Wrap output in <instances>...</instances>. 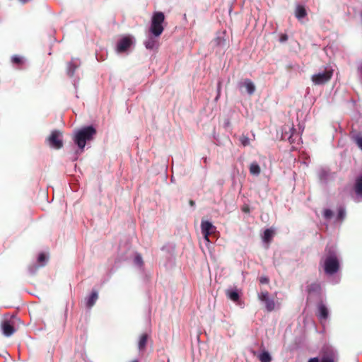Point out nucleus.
Here are the masks:
<instances>
[{
  "mask_svg": "<svg viewBox=\"0 0 362 362\" xmlns=\"http://www.w3.org/2000/svg\"><path fill=\"white\" fill-rule=\"evenodd\" d=\"M96 134V129L92 126H88L78 130L74 137V141L78 147L83 151L87 141L93 139Z\"/></svg>",
  "mask_w": 362,
  "mask_h": 362,
  "instance_id": "2",
  "label": "nucleus"
},
{
  "mask_svg": "<svg viewBox=\"0 0 362 362\" xmlns=\"http://www.w3.org/2000/svg\"><path fill=\"white\" fill-rule=\"evenodd\" d=\"M274 235V231L272 229H266L264 232L263 240L265 243H270Z\"/></svg>",
  "mask_w": 362,
  "mask_h": 362,
  "instance_id": "20",
  "label": "nucleus"
},
{
  "mask_svg": "<svg viewBox=\"0 0 362 362\" xmlns=\"http://www.w3.org/2000/svg\"><path fill=\"white\" fill-rule=\"evenodd\" d=\"M320 290V285L317 283H313L307 286V291L309 294L319 293Z\"/></svg>",
  "mask_w": 362,
  "mask_h": 362,
  "instance_id": "14",
  "label": "nucleus"
},
{
  "mask_svg": "<svg viewBox=\"0 0 362 362\" xmlns=\"http://www.w3.org/2000/svg\"><path fill=\"white\" fill-rule=\"evenodd\" d=\"M243 211H245V212H248V211H249V209H243Z\"/></svg>",
  "mask_w": 362,
  "mask_h": 362,
  "instance_id": "35",
  "label": "nucleus"
},
{
  "mask_svg": "<svg viewBox=\"0 0 362 362\" xmlns=\"http://www.w3.org/2000/svg\"><path fill=\"white\" fill-rule=\"evenodd\" d=\"M354 141L356 143L358 148L362 150V136L361 134L356 135V136H354Z\"/></svg>",
  "mask_w": 362,
  "mask_h": 362,
  "instance_id": "25",
  "label": "nucleus"
},
{
  "mask_svg": "<svg viewBox=\"0 0 362 362\" xmlns=\"http://www.w3.org/2000/svg\"><path fill=\"white\" fill-rule=\"evenodd\" d=\"M258 299L265 304V308L268 312H272L275 309V302L269 298V293L267 291H262L257 295Z\"/></svg>",
  "mask_w": 362,
  "mask_h": 362,
  "instance_id": "6",
  "label": "nucleus"
},
{
  "mask_svg": "<svg viewBox=\"0 0 362 362\" xmlns=\"http://www.w3.org/2000/svg\"><path fill=\"white\" fill-rule=\"evenodd\" d=\"M46 259H47V257L45 254L41 253L39 255L38 259H37V261L39 263L44 264V262L46 261Z\"/></svg>",
  "mask_w": 362,
  "mask_h": 362,
  "instance_id": "29",
  "label": "nucleus"
},
{
  "mask_svg": "<svg viewBox=\"0 0 362 362\" xmlns=\"http://www.w3.org/2000/svg\"><path fill=\"white\" fill-rule=\"evenodd\" d=\"M11 62L13 64L22 65L23 64V59L20 56L14 55L11 58Z\"/></svg>",
  "mask_w": 362,
  "mask_h": 362,
  "instance_id": "23",
  "label": "nucleus"
},
{
  "mask_svg": "<svg viewBox=\"0 0 362 362\" xmlns=\"http://www.w3.org/2000/svg\"><path fill=\"white\" fill-rule=\"evenodd\" d=\"M345 217V211L344 209H339L338 211V219L342 221Z\"/></svg>",
  "mask_w": 362,
  "mask_h": 362,
  "instance_id": "28",
  "label": "nucleus"
},
{
  "mask_svg": "<svg viewBox=\"0 0 362 362\" xmlns=\"http://www.w3.org/2000/svg\"><path fill=\"white\" fill-rule=\"evenodd\" d=\"M318 317L320 320H327L328 317L329 312L326 305L320 302L317 305Z\"/></svg>",
  "mask_w": 362,
  "mask_h": 362,
  "instance_id": "10",
  "label": "nucleus"
},
{
  "mask_svg": "<svg viewBox=\"0 0 362 362\" xmlns=\"http://www.w3.org/2000/svg\"><path fill=\"white\" fill-rule=\"evenodd\" d=\"M98 295L97 291H92L90 296L86 300V306L89 308L93 307L94 305V304L95 303L96 300H98Z\"/></svg>",
  "mask_w": 362,
  "mask_h": 362,
  "instance_id": "12",
  "label": "nucleus"
},
{
  "mask_svg": "<svg viewBox=\"0 0 362 362\" xmlns=\"http://www.w3.org/2000/svg\"><path fill=\"white\" fill-rule=\"evenodd\" d=\"M165 21V15L161 11H156L153 13L151 21L149 32L155 37H159L164 30L163 23Z\"/></svg>",
  "mask_w": 362,
  "mask_h": 362,
  "instance_id": "3",
  "label": "nucleus"
},
{
  "mask_svg": "<svg viewBox=\"0 0 362 362\" xmlns=\"http://www.w3.org/2000/svg\"><path fill=\"white\" fill-rule=\"evenodd\" d=\"M201 229L204 240L209 242V235L215 233L216 228L211 222L202 221Z\"/></svg>",
  "mask_w": 362,
  "mask_h": 362,
  "instance_id": "8",
  "label": "nucleus"
},
{
  "mask_svg": "<svg viewBox=\"0 0 362 362\" xmlns=\"http://www.w3.org/2000/svg\"><path fill=\"white\" fill-rule=\"evenodd\" d=\"M258 358L261 362L272 361V357L267 351H263L262 354L259 355Z\"/></svg>",
  "mask_w": 362,
  "mask_h": 362,
  "instance_id": "21",
  "label": "nucleus"
},
{
  "mask_svg": "<svg viewBox=\"0 0 362 362\" xmlns=\"http://www.w3.org/2000/svg\"><path fill=\"white\" fill-rule=\"evenodd\" d=\"M307 15L306 10L303 6H298L296 9V17L298 19L303 18Z\"/></svg>",
  "mask_w": 362,
  "mask_h": 362,
  "instance_id": "17",
  "label": "nucleus"
},
{
  "mask_svg": "<svg viewBox=\"0 0 362 362\" xmlns=\"http://www.w3.org/2000/svg\"><path fill=\"white\" fill-rule=\"evenodd\" d=\"M226 294L233 302H238L240 298V296L236 291L227 290Z\"/></svg>",
  "mask_w": 362,
  "mask_h": 362,
  "instance_id": "18",
  "label": "nucleus"
},
{
  "mask_svg": "<svg viewBox=\"0 0 362 362\" xmlns=\"http://www.w3.org/2000/svg\"><path fill=\"white\" fill-rule=\"evenodd\" d=\"M250 173L252 175H259L261 173V169L259 164L257 162H252L249 168Z\"/></svg>",
  "mask_w": 362,
  "mask_h": 362,
  "instance_id": "16",
  "label": "nucleus"
},
{
  "mask_svg": "<svg viewBox=\"0 0 362 362\" xmlns=\"http://www.w3.org/2000/svg\"><path fill=\"white\" fill-rule=\"evenodd\" d=\"M259 281L261 284H267L269 282V279L267 277H261Z\"/></svg>",
  "mask_w": 362,
  "mask_h": 362,
  "instance_id": "32",
  "label": "nucleus"
},
{
  "mask_svg": "<svg viewBox=\"0 0 362 362\" xmlns=\"http://www.w3.org/2000/svg\"><path fill=\"white\" fill-rule=\"evenodd\" d=\"M189 204L191 206H194L195 205V202L193 200H189Z\"/></svg>",
  "mask_w": 362,
  "mask_h": 362,
  "instance_id": "34",
  "label": "nucleus"
},
{
  "mask_svg": "<svg viewBox=\"0 0 362 362\" xmlns=\"http://www.w3.org/2000/svg\"><path fill=\"white\" fill-rule=\"evenodd\" d=\"M62 132L59 130H54L47 138L49 145L55 148L60 149L63 146V141L62 139Z\"/></svg>",
  "mask_w": 362,
  "mask_h": 362,
  "instance_id": "5",
  "label": "nucleus"
},
{
  "mask_svg": "<svg viewBox=\"0 0 362 362\" xmlns=\"http://www.w3.org/2000/svg\"><path fill=\"white\" fill-rule=\"evenodd\" d=\"M240 141L241 142V144L244 146H248L250 144V139H249V138L247 136H245V135H242L240 137Z\"/></svg>",
  "mask_w": 362,
  "mask_h": 362,
  "instance_id": "24",
  "label": "nucleus"
},
{
  "mask_svg": "<svg viewBox=\"0 0 362 362\" xmlns=\"http://www.w3.org/2000/svg\"><path fill=\"white\" fill-rule=\"evenodd\" d=\"M1 329L4 334L6 337H10L15 332L14 327L8 320L3 322Z\"/></svg>",
  "mask_w": 362,
  "mask_h": 362,
  "instance_id": "9",
  "label": "nucleus"
},
{
  "mask_svg": "<svg viewBox=\"0 0 362 362\" xmlns=\"http://www.w3.org/2000/svg\"><path fill=\"white\" fill-rule=\"evenodd\" d=\"M308 362H320V360L317 357H315L309 359Z\"/></svg>",
  "mask_w": 362,
  "mask_h": 362,
  "instance_id": "33",
  "label": "nucleus"
},
{
  "mask_svg": "<svg viewBox=\"0 0 362 362\" xmlns=\"http://www.w3.org/2000/svg\"><path fill=\"white\" fill-rule=\"evenodd\" d=\"M148 337L149 336L146 333L142 334L141 335L138 343V347L139 350L142 351L146 349Z\"/></svg>",
  "mask_w": 362,
  "mask_h": 362,
  "instance_id": "13",
  "label": "nucleus"
},
{
  "mask_svg": "<svg viewBox=\"0 0 362 362\" xmlns=\"http://www.w3.org/2000/svg\"><path fill=\"white\" fill-rule=\"evenodd\" d=\"M156 44H157L156 40L152 37L147 39L144 42L145 47L148 49H153V48L156 47Z\"/></svg>",
  "mask_w": 362,
  "mask_h": 362,
  "instance_id": "19",
  "label": "nucleus"
},
{
  "mask_svg": "<svg viewBox=\"0 0 362 362\" xmlns=\"http://www.w3.org/2000/svg\"><path fill=\"white\" fill-rule=\"evenodd\" d=\"M245 87L247 92L250 95H252L255 91V86L252 81L248 78L245 79L243 82L240 83V87Z\"/></svg>",
  "mask_w": 362,
  "mask_h": 362,
  "instance_id": "11",
  "label": "nucleus"
},
{
  "mask_svg": "<svg viewBox=\"0 0 362 362\" xmlns=\"http://www.w3.org/2000/svg\"><path fill=\"white\" fill-rule=\"evenodd\" d=\"M334 70L330 66H326L324 69L311 76L312 82L316 86L327 83L332 78Z\"/></svg>",
  "mask_w": 362,
  "mask_h": 362,
  "instance_id": "4",
  "label": "nucleus"
},
{
  "mask_svg": "<svg viewBox=\"0 0 362 362\" xmlns=\"http://www.w3.org/2000/svg\"><path fill=\"white\" fill-rule=\"evenodd\" d=\"M287 40H288V35L284 33L280 35L279 41L281 42H286Z\"/></svg>",
  "mask_w": 362,
  "mask_h": 362,
  "instance_id": "30",
  "label": "nucleus"
},
{
  "mask_svg": "<svg viewBox=\"0 0 362 362\" xmlns=\"http://www.w3.org/2000/svg\"><path fill=\"white\" fill-rule=\"evenodd\" d=\"M321 362H334V360L331 358L326 357V358H323L322 359Z\"/></svg>",
  "mask_w": 362,
  "mask_h": 362,
  "instance_id": "31",
  "label": "nucleus"
},
{
  "mask_svg": "<svg viewBox=\"0 0 362 362\" xmlns=\"http://www.w3.org/2000/svg\"><path fill=\"white\" fill-rule=\"evenodd\" d=\"M131 362H139V361L136 359H134V360L132 361Z\"/></svg>",
  "mask_w": 362,
  "mask_h": 362,
  "instance_id": "36",
  "label": "nucleus"
},
{
  "mask_svg": "<svg viewBox=\"0 0 362 362\" xmlns=\"http://www.w3.org/2000/svg\"><path fill=\"white\" fill-rule=\"evenodd\" d=\"M133 40L130 36H124L122 37L117 43L116 51L118 53L127 52L132 45Z\"/></svg>",
  "mask_w": 362,
  "mask_h": 362,
  "instance_id": "7",
  "label": "nucleus"
},
{
  "mask_svg": "<svg viewBox=\"0 0 362 362\" xmlns=\"http://www.w3.org/2000/svg\"><path fill=\"white\" fill-rule=\"evenodd\" d=\"M355 191L357 194L362 195V177L356 180Z\"/></svg>",
  "mask_w": 362,
  "mask_h": 362,
  "instance_id": "22",
  "label": "nucleus"
},
{
  "mask_svg": "<svg viewBox=\"0 0 362 362\" xmlns=\"http://www.w3.org/2000/svg\"><path fill=\"white\" fill-rule=\"evenodd\" d=\"M134 261V263L136 264L139 266H142L143 265V263H144L143 259H142L141 255H139V254L136 255Z\"/></svg>",
  "mask_w": 362,
  "mask_h": 362,
  "instance_id": "26",
  "label": "nucleus"
},
{
  "mask_svg": "<svg viewBox=\"0 0 362 362\" xmlns=\"http://www.w3.org/2000/svg\"><path fill=\"white\" fill-rule=\"evenodd\" d=\"M325 254L321 262H323L325 272L327 274L332 275L337 273L339 269V262L336 252L331 247L325 248Z\"/></svg>",
  "mask_w": 362,
  "mask_h": 362,
  "instance_id": "1",
  "label": "nucleus"
},
{
  "mask_svg": "<svg viewBox=\"0 0 362 362\" xmlns=\"http://www.w3.org/2000/svg\"><path fill=\"white\" fill-rule=\"evenodd\" d=\"M323 215L326 219H329L333 216V212L332 210L326 209L324 211Z\"/></svg>",
  "mask_w": 362,
  "mask_h": 362,
  "instance_id": "27",
  "label": "nucleus"
},
{
  "mask_svg": "<svg viewBox=\"0 0 362 362\" xmlns=\"http://www.w3.org/2000/svg\"><path fill=\"white\" fill-rule=\"evenodd\" d=\"M79 64L75 62H69L67 64V74L71 77L73 76Z\"/></svg>",
  "mask_w": 362,
  "mask_h": 362,
  "instance_id": "15",
  "label": "nucleus"
}]
</instances>
